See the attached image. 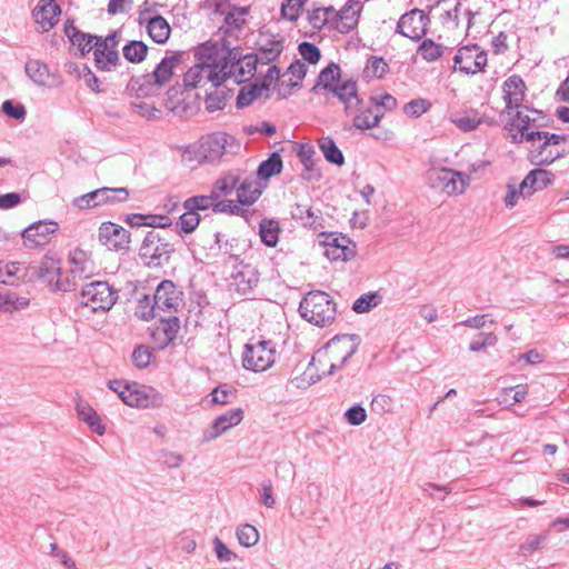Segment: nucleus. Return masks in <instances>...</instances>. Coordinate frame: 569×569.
Returning a JSON list of instances; mask_svg holds the SVG:
<instances>
[{
	"instance_id": "1",
	"label": "nucleus",
	"mask_w": 569,
	"mask_h": 569,
	"mask_svg": "<svg viewBox=\"0 0 569 569\" xmlns=\"http://www.w3.org/2000/svg\"><path fill=\"white\" fill-rule=\"evenodd\" d=\"M196 56L199 62L191 67L183 76L186 89H196L210 83L217 91L222 84L220 69L218 68L219 41H208L198 47Z\"/></svg>"
},
{
	"instance_id": "2",
	"label": "nucleus",
	"mask_w": 569,
	"mask_h": 569,
	"mask_svg": "<svg viewBox=\"0 0 569 569\" xmlns=\"http://www.w3.org/2000/svg\"><path fill=\"white\" fill-rule=\"evenodd\" d=\"M451 163L448 157L431 156L426 171L427 184L447 196L461 194L470 183V176L463 171L445 167Z\"/></svg>"
},
{
	"instance_id": "3",
	"label": "nucleus",
	"mask_w": 569,
	"mask_h": 569,
	"mask_svg": "<svg viewBox=\"0 0 569 569\" xmlns=\"http://www.w3.org/2000/svg\"><path fill=\"white\" fill-rule=\"evenodd\" d=\"M312 91L316 93L320 91L333 93L345 104L346 111L358 107L361 102L358 96L357 82L353 80L341 81V69L335 62L329 63L319 72Z\"/></svg>"
},
{
	"instance_id": "4",
	"label": "nucleus",
	"mask_w": 569,
	"mask_h": 569,
	"mask_svg": "<svg viewBox=\"0 0 569 569\" xmlns=\"http://www.w3.org/2000/svg\"><path fill=\"white\" fill-rule=\"evenodd\" d=\"M258 58L253 54H246L238 48L226 46V41L219 42L218 68L220 69L222 83L232 79L237 83L250 80L256 72Z\"/></svg>"
},
{
	"instance_id": "5",
	"label": "nucleus",
	"mask_w": 569,
	"mask_h": 569,
	"mask_svg": "<svg viewBox=\"0 0 569 569\" xmlns=\"http://www.w3.org/2000/svg\"><path fill=\"white\" fill-rule=\"evenodd\" d=\"M300 316L319 328L333 323L337 316L336 303L330 295L321 290L308 292L299 305Z\"/></svg>"
},
{
	"instance_id": "6",
	"label": "nucleus",
	"mask_w": 569,
	"mask_h": 569,
	"mask_svg": "<svg viewBox=\"0 0 569 569\" xmlns=\"http://www.w3.org/2000/svg\"><path fill=\"white\" fill-rule=\"evenodd\" d=\"M546 116L536 109L521 107L517 110L510 122V131L520 134V141L545 140V142H560V136L541 131L545 126Z\"/></svg>"
},
{
	"instance_id": "7",
	"label": "nucleus",
	"mask_w": 569,
	"mask_h": 569,
	"mask_svg": "<svg viewBox=\"0 0 569 569\" xmlns=\"http://www.w3.org/2000/svg\"><path fill=\"white\" fill-rule=\"evenodd\" d=\"M108 388L114 391L129 407L157 408L163 402V397L157 390L140 386L134 381L110 380Z\"/></svg>"
},
{
	"instance_id": "8",
	"label": "nucleus",
	"mask_w": 569,
	"mask_h": 569,
	"mask_svg": "<svg viewBox=\"0 0 569 569\" xmlns=\"http://www.w3.org/2000/svg\"><path fill=\"white\" fill-rule=\"evenodd\" d=\"M174 246L160 232L151 230L144 236L139 249V257L148 267H162L168 263Z\"/></svg>"
},
{
	"instance_id": "9",
	"label": "nucleus",
	"mask_w": 569,
	"mask_h": 569,
	"mask_svg": "<svg viewBox=\"0 0 569 569\" xmlns=\"http://www.w3.org/2000/svg\"><path fill=\"white\" fill-rule=\"evenodd\" d=\"M80 296V306L89 308L91 312L109 311L119 298L118 291L109 282L100 280L84 284Z\"/></svg>"
},
{
	"instance_id": "10",
	"label": "nucleus",
	"mask_w": 569,
	"mask_h": 569,
	"mask_svg": "<svg viewBox=\"0 0 569 569\" xmlns=\"http://www.w3.org/2000/svg\"><path fill=\"white\" fill-rule=\"evenodd\" d=\"M184 53L174 52L166 56L153 72L144 74L139 82L138 94L150 96L162 88L173 76L174 69L182 62Z\"/></svg>"
},
{
	"instance_id": "11",
	"label": "nucleus",
	"mask_w": 569,
	"mask_h": 569,
	"mask_svg": "<svg viewBox=\"0 0 569 569\" xmlns=\"http://www.w3.org/2000/svg\"><path fill=\"white\" fill-rule=\"evenodd\" d=\"M130 197V192L124 187L110 188L102 187L73 199V207L86 210L101 206H114L126 202Z\"/></svg>"
},
{
	"instance_id": "12",
	"label": "nucleus",
	"mask_w": 569,
	"mask_h": 569,
	"mask_svg": "<svg viewBox=\"0 0 569 569\" xmlns=\"http://www.w3.org/2000/svg\"><path fill=\"white\" fill-rule=\"evenodd\" d=\"M228 144H176L174 150L181 156V162L190 168L203 163H217L226 152Z\"/></svg>"
},
{
	"instance_id": "13",
	"label": "nucleus",
	"mask_w": 569,
	"mask_h": 569,
	"mask_svg": "<svg viewBox=\"0 0 569 569\" xmlns=\"http://www.w3.org/2000/svg\"><path fill=\"white\" fill-rule=\"evenodd\" d=\"M276 349L271 340L248 342L242 353V366L247 370L262 372L274 363Z\"/></svg>"
},
{
	"instance_id": "14",
	"label": "nucleus",
	"mask_w": 569,
	"mask_h": 569,
	"mask_svg": "<svg viewBox=\"0 0 569 569\" xmlns=\"http://www.w3.org/2000/svg\"><path fill=\"white\" fill-rule=\"evenodd\" d=\"M360 345V337L358 335H337L331 338L323 350H318L317 356H313L310 365H315V361H320L321 356L329 355L330 360H340V366H345L348 360L357 352Z\"/></svg>"
},
{
	"instance_id": "15",
	"label": "nucleus",
	"mask_w": 569,
	"mask_h": 569,
	"mask_svg": "<svg viewBox=\"0 0 569 569\" xmlns=\"http://www.w3.org/2000/svg\"><path fill=\"white\" fill-rule=\"evenodd\" d=\"M487 53L478 44H468L458 49L453 57V70L466 74H476L487 66Z\"/></svg>"
},
{
	"instance_id": "16",
	"label": "nucleus",
	"mask_w": 569,
	"mask_h": 569,
	"mask_svg": "<svg viewBox=\"0 0 569 569\" xmlns=\"http://www.w3.org/2000/svg\"><path fill=\"white\" fill-rule=\"evenodd\" d=\"M99 242L109 250L122 254L129 252L131 243V233L120 224L111 221H104L98 230Z\"/></svg>"
},
{
	"instance_id": "17",
	"label": "nucleus",
	"mask_w": 569,
	"mask_h": 569,
	"mask_svg": "<svg viewBox=\"0 0 569 569\" xmlns=\"http://www.w3.org/2000/svg\"><path fill=\"white\" fill-rule=\"evenodd\" d=\"M429 23L430 19L425 11L412 9L401 16L397 23V32L411 40H420L427 33Z\"/></svg>"
},
{
	"instance_id": "18",
	"label": "nucleus",
	"mask_w": 569,
	"mask_h": 569,
	"mask_svg": "<svg viewBox=\"0 0 569 569\" xmlns=\"http://www.w3.org/2000/svg\"><path fill=\"white\" fill-rule=\"evenodd\" d=\"M183 292L171 280L161 281L153 295V301L159 311L177 312L182 303Z\"/></svg>"
},
{
	"instance_id": "19",
	"label": "nucleus",
	"mask_w": 569,
	"mask_h": 569,
	"mask_svg": "<svg viewBox=\"0 0 569 569\" xmlns=\"http://www.w3.org/2000/svg\"><path fill=\"white\" fill-rule=\"evenodd\" d=\"M58 230L59 224L56 221L39 220L23 229L21 237L28 248H36L44 246L48 242L49 236Z\"/></svg>"
},
{
	"instance_id": "20",
	"label": "nucleus",
	"mask_w": 569,
	"mask_h": 569,
	"mask_svg": "<svg viewBox=\"0 0 569 569\" xmlns=\"http://www.w3.org/2000/svg\"><path fill=\"white\" fill-rule=\"evenodd\" d=\"M231 278L236 291L240 295H247L252 292L258 286L260 272L257 267L243 261H238V263L234 264V272H232Z\"/></svg>"
},
{
	"instance_id": "21",
	"label": "nucleus",
	"mask_w": 569,
	"mask_h": 569,
	"mask_svg": "<svg viewBox=\"0 0 569 569\" xmlns=\"http://www.w3.org/2000/svg\"><path fill=\"white\" fill-rule=\"evenodd\" d=\"M243 419V410L241 408L231 409L218 416L209 428L203 431L202 442H209L230 428L238 426Z\"/></svg>"
},
{
	"instance_id": "22",
	"label": "nucleus",
	"mask_w": 569,
	"mask_h": 569,
	"mask_svg": "<svg viewBox=\"0 0 569 569\" xmlns=\"http://www.w3.org/2000/svg\"><path fill=\"white\" fill-rule=\"evenodd\" d=\"M27 76L38 86L58 87L62 83L61 77L51 72L48 64L38 59H29L26 62Z\"/></svg>"
},
{
	"instance_id": "23",
	"label": "nucleus",
	"mask_w": 569,
	"mask_h": 569,
	"mask_svg": "<svg viewBox=\"0 0 569 569\" xmlns=\"http://www.w3.org/2000/svg\"><path fill=\"white\" fill-rule=\"evenodd\" d=\"M60 14L61 9L54 0H40L32 11V17L42 31L53 28L58 23Z\"/></svg>"
},
{
	"instance_id": "24",
	"label": "nucleus",
	"mask_w": 569,
	"mask_h": 569,
	"mask_svg": "<svg viewBox=\"0 0 569 569\" xmlns=\"http://www.w3.org/2000/svg\"><path fill=\"white\" fill-rule=\"evenodd\" d=\"M258 177L248 176L237 186V202L241 206L253 204L262 194L267 183H262Z\"/></svg>"
},
{
	"instance_id": "25",
	"label": "nucleus",
	"mask_w": 569,
	"mask_h": 569,
	"mask_svg": "<svg viewBox=\"0 0 569 569\" xmlns=\"http://www.w3.org/2000/svg\"><path fill=\"white\" fill-rule=\"evenodd\" d=\"M502 92L506 108L509 110L519 109L521 108V103L525 99V81L518 74L510 76L503 81Z\"/></svg>"
},
{
	"instance_id": "26",
	"label": "nucleus",
	"mask_w": 569,
	"mask_h": 569,
	"mask_svg": "<svg viewBox=\"0 0 569 569\" xmlns=\"http://www.w3.org/2000/svg\"><path fill=\"white\" fill-rule=\"evenodd\" d=\"M360 104L348 112L360 111L353 118V127L358 130H368L376 127L383 117V111L375 108L370 102L367 104L360 99Z\"/></svg>"
},
{
	"instance_id": "27",
	"label": "nucleus",
	"mask_w": 569,
	"mask_h": 569,
	"mask_svg": "<svg viewBox=\"0 0 569 569\" xmlns=\"http://www.w3.org/2000/svg\"><path fill=\"white\" fill-rule=\"evenodd\" d=\"M297 154L303 166L301 177L307 181H319L322 179L321 170L317 167V160L313 158L316 151L313 144H298Z\"/></svg>"
},
{
	"instance_id": "28",
	"label": "nucleus",
	"mask_w": 569,
	"mask_h": 569,
	"mask_svg": "<svg viewBox=\"0 0 569 569\" xmlns=\"http://www.w3.org/2000/svg\"><path fill=\"white\" fill-rule=\"evenodd\" d=\"M290 214L293 220L300 222L306 228H310L312 230L323 228L325 220L321 216V212L319 210L313 211L312 208L308 204H293L291 207Z\"/></svg>"
},
{
	"instance_id": "29",
	"label": "nucleus",
	"mask_w": 569,
	"mask_h": 569,
	"mask_svg": "<svg viewBox=\"0 0 569 569\" xmlns=\"http://www.w3.org/2000/svg\"><path fill=\"white\" fill-rule=\"evenodd\" d=\"M362 9L360 1L349 0L341 10L333 13V19L339 21L338 30L341 32H349L358 23V17Z\"/></svg>"
},
{
	"instance_id": "30",
	"label": "nucleus",
	"mask_w": 569,
	"mask_h": 569,
	"mask_svg": "<svg viewBox=\"0 0 569 569\" xmlns=\"http://www.w3.org/2000/svg\"><path fill=\"white\" fill-rule=\"evenodd\" d=\"M283 51V39L281 38H266L259 42V49L254 57L258 58V62L269 63L274 61Z\"/></svg>"
},
{
	"instance_id": "31",
	"label": "nucleus",
	"mask_w": 569,
	"mask_h": 569,
	"mask_svg": "<svg viewBox=\"0 0 569 569\" xmlns=\"http://www.w3.org/2000/svg\"><path fill=\"white\" fill-rule=\"evenodd\" d=\"M240 173L237 171H227L219 177L211 188V193L219 200L221 197L231 194L240 182Z\"/></svg>"
},
{
	"instance_id": "32",
	"label": "nucleus",
	"mask_w": 569,
	"mask_h": 569,
	"mask_svg": "<svg viewBox=\"0 0 569 569\" xmlns=\"http://www.w3.org/2000/svg\"><path fill=\"white\" fill-rule=\"evenodd\" d=\"M33 273L52 289L56 279L62 273L60 261L54 258L44 257L40 264L34 268Z\"/></svg>"
},
{
	"instance_id": "33",
	"label": "nucleus",
	"mask_w": 569,
	"mask_h": 569,
	"mask_svg": "<svg viewBox=\"0 0 569 569\" xmlns=\"http://www.w3.org/2000/svg\"><path fill=\"white\" fill-rule=\"evenodd\" d=\"M149 37L157 43H166L170 37L171 28L162 16H154L146 21Z\"/></svg>"
},
{
	"instance_id": "34",
	"label": "nucleus",
	"mask_w": 569,
	"mask_h": 569,
	"mask_svg": "<svg viewBox=\"0 0 569 569\" xmlns=\"http://www.w3.org/2000/svg\"><path fill=\"white\" fill-rule=\"evenodd\" d=\"M76 410L79 419L86 422L93 432L99 436H102L106 432V427L102 425L99 415L87 402H78Z\"/></svg>"
},
{
	"instance_id": "35",
	"label": "nucleus",
	"mask_w": 569,
	"mask_h": 569,
	"mask_svg": "<svg viewBox=\"0 0 569 569\" xmlns=\"http://www.w3.org/2000/svg\"><path fill=\"white\" fill-rule=\"evenodd\" d=\"M283 169V161L279 151H273L266 160L261 161L257 169L259 180L267 181L279 174Z\"/></svg>"
},
{
	"instance_id": "36",
	"label": "nucleus",
	"mask_w": 569,
	"mask_h": 569,
	"mask_svg": "<svg viewBox=\"0 0 569 569\" xmlns=\"http://www.w3.org/2000/svg\"><path fill=\"white\" fill-rule=\"evenodd\" d=\"M553 144H537V148H532L529 151V160L535 166L550 164L556 159L561 157L562 151L551 149Z\"/></svg>"
},
{
	"instance_id": "37",
	"label": "nucleus",
	"mask_w": 569,
	"mask_h": 569,
	"mask_svg": "<svg viewBox=\"0 0 569 569\" xmlns=\"http://www.w3.org/2000/svg\"><path fill=\"white\" fill-rule=\"evenodd\" d=\"M92 50H93L96 67L99 70L111 71L118 64H120V56H119L118 51H110L109 49L103 50V48H100L98 46H94V48Z\"/></svg>"
},
{
	"instance_id": "38",
	"label": "nucleus",
	"mask_w": 569,
	"mask_h": 569,
	"mask_svg": "<svg viewBox=\"0 0 569 569\" xmlns=\"http://www.w3.org/2000/svg\"><path fill=\"white\" fill-rule=\"evenodd\" d=\"M247 14L246 8H234L232 11L228 12L224 17L223 26L220 30H223V33L233 37L236 32L240 31L242 26L246 22L244 16Z\"/></svg>"
},
{
	"instance_id": "39",
	"label": "nucleus",
	"mask_w": 569,
	"mask_h": 569,
	"mask_svg": "<svg viewBox=\"0 0 569 569\" xmlns=\"http://www.w3.org/2000/svg\"><path fill=\"white\" fill-rule=\"evenodd\" d=\"M280 226L277 220L262 219L259 224V234L262 243L267 247H274L279 240Z\"/></svg>"
},
{
	"instance_id": "40",
	"label": "nucleus",
	"mask_w": 569,
	"mask_h": 569,
	"mask_svg": "<svg viewBox=\"0 0 569 569\" xmlns=\"http://www.w3.org/2000/svg\"><path fill=\"white\" fill-rule=\"evenodd\" d=\"M263 92H268V87L266 84L251 83L243 87L239 91L236 104L238 108L248 107L256 99L260 98Z\"/></svg>"
},
{
	"instance_id": "41",
	"label": "nucleus",
	"mask_w": 569,
	"mask_h": 569,
	"mask_svg": "<svg viewBox=\"0 0 569 569\" xmlns=\"http://www.w3.org/2000/svg\"><path fill=\"white\" fill-rule=\"evenodd\" d=\"M122 53L129 62L140 63L147 57L148 46L142 41L131 40L122 48Z\"/></svg>"
},
{
	"instance_id": "42",
	"label": "nucleus",
	"mask_w": 569,
	"mask_h": 569,
	"mask_svg": "<svg viewBox=\"0 0 569 569\" xmlns=\"http://www.w3.org/2000/svg\"><path fill=\"white\" fill-rule=\"evenodd\" d=\"M184 209V213L179 217L178 224L180 227L181 232L189 234L192 233L201 221V216L198 211L192 210L186 203H182Z\"/></svg>"
},
{
	"instance_id": "43",
	"label": "nucleus",
	"mask_w": 569,
	"mask_h": 569,
	"mask_svg": "<svg viewBox=\"0 0 569 569\" xmlns=\"http://www.w3.org/2000/svg\"><path fill=\"white\" fill-rule=\"evenodd\" d=\"M333 7L313 8L308 12V21L313 29H322L330 19H333Z\"/></svg>"
},
{
	"instance_id": "44",
	"label": "nucleus",
	"mask_w": 569,
	"mask_h": 569,
	"mask_svg": "<svg viewBox=\"0 0 569 569\" xmlns=\"http://www.w3.org/2000/svg\"><path fill=\"white\" fill-rule=\"evenodd\" d=\"M418 53L423 60L433 62L443 54V47L431 39H425L418 47Z\"/></svg>"
},
{
	"instance_id": "45",
	"label": "nucleus",
	"mask_w": 569,
	"mask_h": 569,
	"mask_svg": "<svg viewBox=\"0 0 569 569\" xmlns=\"http://www.w3.org/2000/svg\"><path fill=\"white\" fill-rule=\"evenodd\" d=\"M236 536L238 542L246 548L253 547L259 541L258 530L249 523L239 526L236 530Z\"/></svg>"
},
{
	"instance_id": "46",
	"label": "nucleus",
	"mask_w": 569,
	"mask_h": 569,
	"mask_svg": "<svg viewBox=\"0 0 569 569\" xmlns=\"http://www.w3.org/2000/svg\"><path fill=\"white\" fill-rule=\"evenodd\" d=\"M381 297L378 292H368L361 295L358 299H356L352 303V310L356 313H366L369 312L372 308L378 306Z\"/></svg>"
},
{
	"instance_id": "47",
	"label": "nucleus",
	"mask_w": 569,
	"mask_h": 569,
	"mask_svg": "<svg viewBox=\"0 0 569 569\" xmlns=\"http://www.w3.org/2000/svg\"><path fill=\"white\" fill-rule=\"evenodd\" d=\"M217 199L216 197L210 192L209 194H200V196H193L190 198H187L183 203L189 206V208H192V210L198 211H207L209 209L213 210V206L216 204Z\"/></svg>"
},
{
	"instance_id": "48",
	"label": "nucleus",
	"mask_w": 569,
	"mask_h": 569,
	"mask_svg": "<svg viewBox=\"0 0 569 569\" xmlns=\"http://www.w3.org/2000/svg\"><path fill=\"white\" fill-rule=\"evenodd\" d=\"M69 261L72 264V272L82 276L88 270L90 256L87 251L77 248L69 254Z\"/></svg>"
},
{
	"instance_id": "49",
	"label": "nucleus",
	"mask_w": 569,
	"mask_h": 569,
	"mask_svg": "<svg viewBox=\"0 0 569 569\" xmlns=\"http://www.w3.org/2000/svg\"><path fill=\"white\" fill-rule=\"evenodd\" d=\"M389 71L388 63L381 57H370L366 63L365 72L368 77L382 78Z\"/></svg>"
},
{
	"instance_id": "50",
	"label": "nucleus",
	"mask_w": 569,
	"mask_h": 569,
	"mask_svg": "<svg viewBox=\"0 0 569 569\" xmlns=\"http://www.w3.org/2000/svg\"><path fill=\"white\" fill-rule=\"evenodd\" d=\"M156 310H158V307H156L153 298L151 299L146 295L138 301L136 316L148 321L157 317Z\"/></svg>"
},
{
	"instance_id": "51",
	"label": "nucleus",
	"mask_w": 569,
	"mask_h": 569,
	"mask_svg": "<svg viewBox=\"0 0 569 569\" xmlns=\"http://www.w3.org/2000/svg\"><path fill=\"white\" fill-rule=\"evenodd\" d=\"M152 349L146 345L137 346L131 355V360L138 369H146L151 361Z\"/></svg>"
},
{
	"instance_id": "52",
	"label": "nucleus",
	"mask_w": 569,
	"mask_h": 569,
	"mask_svg": "<svg viewBox=\"0 0 569 569\" xmlns=\"http://www.w3.org/2000/svg\"><path fill=\"white\" fill-rule=\"evenodd\" d=\"M180 329V320L176 316H170L166 319H161V330L166 337L164 346L172 342L179 332Z\"/></svg>"
},
{
	"instance_id": "53",
	"label": "nucleus",
	"mask_w": 569,
	"mask_h": 569,
	"mask_svg": "<svg viewBox=\"0 0 569 569\" xmlns=\"http://www.w3.org/2000/svg\"><path fill=\"white\" fill-rule=\"evenodd\" d=\"M431 107V103L427 99L418 98L409 101L403 107V112L408 117L418 118L426 113Z\"/></svg>"
},
{
	"instance_id": "54",
	"label": "nucleus",
	"mask_w": 569,
	"mask_h": 569,
	"mask_svg": "<svg viewBox=\"0 0 569 569\" xmlns=\"http://www.w3.org/2000/svg\"><path fill=\"white\" fill-rule=\"evenodd\" d=\"M306 1L307 0H284L281 4V17L289 21H296Z\"/></svg>"
},
{
	"instance_id": "55",
	"label": "nucleus",
	"mask_w": 569,
	"mask_h": 569,
	"mask_svg": "<svg viewBox=\"0 0 569 569\" xmlns=\"http://www.w3.org/2000/svg\"><path fill=\"white\" fill-rule=\"evenodd\" d=\"M549 531L546 530L540 535L529 536L523 543L520 545L519 549L521 552H533L543 547L548 540Z\"/></svg>"
},
{
	"instance_id": "56",
	"label": "nucleus",
	"mask_w": 569,
	"mask_h": 569,
	"mask_svg": "<svg viewBox=\"0 0 569 569\" xmlns=\"http://www.w3.org/2000/svg\"><path fill=\"white\" fill-rule=\"evenodd\" d=\"M369 102L378 110L391 111L397 107V99L389 93H376L370 96Z\"/></svg>"
},
{
	"instance_id": "57",
	"label": "nucleus",
	"mask_w": 569,
	"mask_h": 569,
	"mask_svg": "<svg viewBox=\"0 0 569 569\" xmlns=\"http://www.w3.org/2000/svg\"><path fill=\"white\" fill-rule=\"evenodd\" d=\"M1 111L9 118L22 121L26 118L27 111L22 103L12 100H6L1 104Z\"/></svg>"
},
{
	"instance_id": "58",
	"label": "nucleus",
	"mask_w": 569,
	"mask_h": 569,
	"mask_svg": "<svg viewBox=\"0 0 569 569\" xmlns=\"http://www.w3.org/2000/svg\"><path fill=\"white\" fill-rule=\"evenodd\" d=\"M497 336L492 332H480L478 339L472 340L469 345V350L472 352H479L485 350L487 347H492L497 343Z\"/></svg>"
},
{
	"instance_id": "59",
	"label": "nucleus",
	"mask_w": 569,
	"mask_h": 569,
	"mask_svg": "<svg viewBox=\"0 0 569 569\" xmlns=\"http://www.w3.org/2000/svg\"><path fill=\"white\" fill-rule=\"evenodd\" d=\"M326 160L332 164L341 167L345 164V156L338 148V144H319Z\"/></svg>"
},
{
	"instance_id": "60",
	"label": "nucleus",
	"mask_w": 569,
	"mask_h": 569,
	"mask_svg": "<svg viewBox=\"0 0 569 569\" xmlns=\"http://www.w3.org/2000/svg\"><path fill=\"white\" fill-rule=\"evenodd\" d=\"M298 50L303 60L308 61L311 64L317 63L321 58L319 48L311 42H301L298 47Z\"/></svg>"
},
{
	"instance_id": "61",
	"label": "nucleus",
	"mask_w": 569,
	"mask_h": 569,
	"mask_svg": "<svg viewBox=\"0 0 569 569\" xmlns=\"http://www.w3.org/2000/svg\"><path fill=\"white\" fill-rule=\"evenodd\" d=\"M213 212L237 216L249 213V209L241 208L240 206L236 204L232 200H217L216 204L213 206Z\"/></svg>"
},
{
	"instance_id": "62",
	"label": "nucleus",
	"mask_w": 569,
	"mask_h": 569,
	"mask_svg": "<svg viewBox=\"0 0 569 569\" xmlns=\"http://www.w3.org/2000/svg\"><path fill=\"white\" fill-rule=\"evenodd\" d=\"M213 546L216 556L220 561L230 562L238 558L237 553L233 552L220 538L214 537Z\"/></svg>"
},
{
	"instance_id": "63",
	"label": "nucleus",
	"mask_w": 569,
	"mask_h": 569,
	"mask_svg": "<svg viewBox=\"0 0 569 569\" xmlns=\"http://www.w3.org/2000/svg\"><path fill=\"white\" fill-rule=\"evenodd\" d=\"M345 418L349 425L360 426L367 419V411L362 406L355 405L346 410Z\"/></svg>"
},
{
	"instance_id": "64",
	"label": "nucleus",
	"mask_w": 569,
	"mask_h": 569,
	"mask_svg": "<svg viewBox=\"0 0 569 569\" xmlns=\"http://www.w3.org/2000/svg\"><path fill=\"white\" fill-rule=\"evenodd\" d=\"M96 37L97 36L84 33L81 31L79 34L74 37V39L71 40V43L73 46L79 47L82 54H86L94 48Z\"/></svg>"
}]
</instances>
